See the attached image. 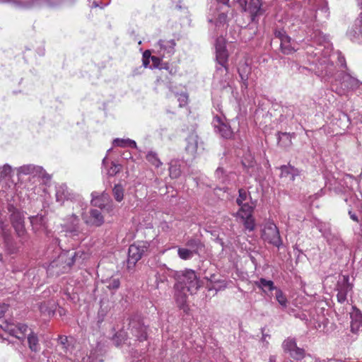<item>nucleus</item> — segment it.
<instances>
[{
  "instance_id": "nucleus-1",
  "label": "nucleus",
  "mask_w": 362,
  "mask_h": 362,
  "mask_svg": "<svg viewBox=\"0 0 362 362\" xmlns=\"http://www.w3.org/2000/svg\"><path fill=\"white\" fill-rule=\"evenodd\" d=\"M216 49V71L214 74V86L219 88L228 86L229 76L228 68V54L226 49V42L223 38H218L215 43Z\"/></svg>"
},
{
  "instance_id": "nucleus-2",
  "label": "nucleus",
  "mask_w": 362,
  "mask_h": 362,
  "mask_svg": "<svg viewBox=\"0 0 362 362\" xmlns=\"http://www.w3.org/2000/svg\"><path fill=\"white\" fill-rule=\"evenodd\" d=\"M316 50L317 52H315V57H317V59L313 62L315 66V74L325 81H330L335 75L336 67L333 64V59L337 58L340 66L346 67L345 58L344 56H341L340 53H338L337 56L334 54L318 56L322 50L320 48H317Z\"/></svg>"
},
{
  "instance_id": "nucleus-3",
  "label": "nucleus",
  "mask_w": 362,
  "mask_h": 362,
  "mask_svg": "<svg viewBox=\"0 0 362 362\" xmlns=\"http://www.w3.org/2000/svg\"><path fill=\"white\" fill-rule=\"evenodd\" d=\"M86 257V254L82 251H64L57 259L49 263L47 267V272L50 275L57 276L66 273L74 263H81Z\"/></svg>"
},
{
  "instance_id": "nucleus-4",
  "label": "nucleus",
  "mask_w": 362,
  "mask_h": 362,
  "mask_svg": "<svg viewBox=\"0 0 362 362\" xmlns=\"http://www.w3.org/2000/svg\"><path fill=\"white\" fill-rule=\"evenodd\" d=\"M331 82L332 88L339 95H346L349 90H353L358 88L359 81L346 73H340Z\"/></svg>"
},
{
  "instance_id": "nucleus-5",
  "label": "nucleus",
  "mask_w": 362,
  "mask_h": 362,
  "mask_svg": "<svg viewBox=\"0 0 362 362\" xmlns=\"http://www.w3.org/2000/svg\"><path fill=\"white\" fill-rule=\"evenodd\" d=\"M344 184L346 187L344 192L348 193V196L345 197L344 199L351 207L349 209V215L354 221L358 222V216L352 211L354 209L358 208L361 204L360 199L352 192L354 185H358V182L352 175H346L344 178Z\"/></svg>"
},
{
  "instance_id": "nucleus-6",
  "label": "nucleus",
  "mask_w": 362,
  "mask_h": 362,
  "mask_svg": "<svg viewBox=\"0 0 362 362\" xmlns=\"http://www.w3.org/2000/svg\"><path fill=\"white\" fill-rule=\"evenodd\" d=\"M8 306L6 304L0 305V328L11 336L23 340L25 338L26 333L28 332V327L25 324L15 325L6 320H1L5 313L8 310Z\"/></svg>"
},
{
  "instance_id": "nucleus-7",
  "label": "nucleus",
  "mask_w": 362,
  "mask_h": 362,
  "mask_svg": "<svg viewBox=\"0 0 362 362\" xmlns=\"http://www.w3.org/2000/svg\"><path fill=\"white\" fill-rule=\"evenodd\" d=\"M56 201L61 204H63L65 201L70 200L77 204L82 211L86 208V204L83 201V199L78 194L74 193L69 190L65 184H61L56 186Z\"/></svg>"
},
{
  "instance_id": "nucleus-8",
  "label": "nucleus",
  "mask_w": 362,
  "mask_h": 362,
  "mask_svg": "<svg viewBox=\"0 0 362 362\" xmlns=\"http://www.w3.org/2000/svg\"><path fill=\"white\" fill-rule=\"evenodd\" d=\"M177 288L186 289L190 294L197 291L200 287L199 281L194 271L186 270L182 275L179 282L176 284Z\"/></svg>"
},
{
  "instance_id": "nucleus-9",
  "label": "nucleus",
  "mask_w": 362,
  "mask_h": 362,
  "mask_svg": "<svg viewBox=\"0 0 362 362\" xmlns=\"http://www.w3.org/2000/svg\"><path fill=\"white\" fill-rule=\"evenodd\" d=\"M8 211L11 214L10 220L17 235L23 238L26 233L24 225L23 212L16 209L13 204H8Z\"/></svg>"
},
{
  "instance_id": "nucleus-10",
  "label": "nucleus",
  "mask_w": 362,
  "mask_h": 362,
  "mask_svg": "<svg viewBox=\"0 0 362 362\" xmlns=\"http://www.w3.org/2000/svg\"><path fill=\"white\" fill-rule=\"evenodd\" d=\"M262 238L272 245L279 247L282 240L277 226L272 221L267 222L262 229Z\"/></svg>"
},
{
  "instance_id": "nucleus-11",
  "label": "nucleus",
  "mask_w": 362,
  "mask_h": 362,
  "mask_svg": "<svg viewBox=\"0 0 362 362\" xmlns=\"http://www.w3.org/2000/svg\"><path fill=\"white\" fill-rule=\"evenodd\" d=\"M148 249V244L145 242L132 244L128 250L127 267L132 269L136 263L141 259Z\"/></svg>"
},
{
  "instance_id": "nucleus-12",
  "label": "nucleus",
  "mask_w": 362,
  "mask_h": 362,
  "mask_svg": "<svg viewBox=\"0 0 362 362\" xmlns=\"http://www.w3.org/2000/svg\"><path fill=\"white\" fill-rule=\"evenodd\" d=\"M350 278L348 275H343L339 277L337 290L338 291L337 298V301L344 303L347 300V296L352 292L353 285L349 282Z\"/></svg>"
},
{
  "instance_id": "nucleus-13",
  "label": "nucleus",
  "mask_w": 362,
  "mask_h": 362,
  "mask_svg": "<svg viewBox=\"0 0 362 362\" xmlns=\"http://www.w3.org/2000/svg\"><path fill=\"white\" fill-rule=\"evenodd\" d=\"M129 329L131 334L139 341L146 339V328L141 322L140 317L134 315L129 320Z\"/></svg>"
},
{
  "instance_id": "nucleus-14",
  "label": "nucleus",
  "mask_w": 362,
  "mask_h": 362,
  "mask_svg": "<svg viewBox=\"0 0 362 362\" xmlns=\"http://www.w3.org/2000/svg\"><path fill=\"white\" fill-rule=\"evenodd\" d=\"M238 2L243 9L250 13L252 22L264 13L260 0H250L248 4L247 0H239Z\"/></svg>"
},
{
  "instance_id": "nucleus-15",
  "label": "nucleus",
  "mask_w": 362,
  "mask_h": 362,
  "mask_svg": "<svg viewBox=\"0 0 362 362\" xmlns=\"http://www.w3.org/2000/svg\"><path fill=\"white\" fill-rule=\"evenodd\" d=\"M91 196V204L93 206L107 211L112 210V202L110 200L108 194L103 192L99 195L98 192H92Z\"/></svg>"
},
{
  "instance_id": "nucleus-16",
  "label": "nucleus",
  "mask_w": 362,
  "mask_h": 362,
  "mask_svg": "<svg viewBox=\"0 0 362 362\" xmlns=\"http://www.w3.org/2000/svg\"><path fill=\"white\" fill-rule=\"evenodd\" d=\"M176 42L175 40H160L155 45L156 52L162 57L172 56L175 51Z\"/></svg>"
},
{
  "instance_id": "nucleus-17",
  "label": "nucleus",
  "mask_w": 362,
  "mask_h": 362,
  "mask_svg": "<svg viewBox=\"0 0 362 362\" xmlns=\"http://www.w3.org/2000/svg\"><path fill=\"white\" fill-rule=\"evenodd\" d=\"M13 2L22 8H34L41 6L53 7L59 3V0H13Z\"/></svg>"
},
{
  "instance_id": "nucleus-18",
  "label": "nucleus",
  "mask_w": 362,
  "mask_h": 362,
  "mask_svg": "<svg viewBox=\"0 0 362 362\" xmlns=\"http://www.w3.org/2000/svg\"><path fill=\"white\" fill-rule=\"evenodd\" d=\"M213 127L216 133L221 137L225 139H230L233 136V132L230 125L219 117L216 116L214 118L212 122Z\"/></svg>"
},
{
  "instance_id": "nucleus-19",
  "label": "nucleus",
  "mask_w": 362,
  "mask_h": 362,
  "mask_svg": "<svg viewBox=\"0 0 362 362\" xmlns=\"http://www.w3.org/2000/svg\"><path fill=\"white\" fill-rule=\"evenodd\" d=\"M82 218L85 223L90 226L99 227L104 223V217L98 209H90L89 214H82Z\"/></svg>"
},
{
  "instance_id": "nucleus-20",
  "label": "nucleus",
  "mask_w": 362,
  "mask_h": 362,
  "mask_svg": "<svg viewBox=\"0 0 362 362\" xmlns=\"http://www.w3.org/2000/svg\"><path fill=\"white\" fill-rule=\"evenodd\" d=\"M17 173L21 175H33V176L44 177L45 173L43 168L40 166H36L33 164L24 165L17 168Z\"/></svg>"
},
{
  "instance_id": "nucleus-21",
  "label": "nucleus",
  "mask_w": 362,
  "mask_h": 362,
  "mask_svg": "<svg viewBox=\"0 0 362 362\" xmlns=\"http://www.w3.org/2000/svg\"><path fill=\"white\" fill-rule=\"evenodd\" d=\"M350 313L351 330L353 333H357L362 328V313L356 307H353Z\"/></svg>"
},
{
  "instance_id": "nucleus-22",
  "label": "nucleus",
  "mask_w": 362,
  "mask_h": 362,
  "mask_svg": "<svg viewBox=\"0 0 362 362\" xmlns=\"http://www.w3.org/2000/svg\"><path fill=\"white\" fill-rule=\"evenodd\" d=\"M79 218L78 217L73 214L67 218L68 223L66 232L70 236H77L80 233L79 229Z\"/></svg>"
},
{
  "instance_id": "nucleus-23",
  "label": "nucleus",
  "mask_w": 362,
  "mask_h": 362,
  "mask_svg": "<svg viewBox=\"0 0 362 362\" xmlns=\"http://www.w3.org/2000/svg\"><path fill=\"white\" fill-rule=\"evenodd\" d=\"M199 145V137L195 134H191L187 138L186 151L192 156L197 153Z\"/></svg>"
},
{
  "instance_id": "nucleus-24",
  "label": "nucleus",
  "mask_w": 362,
  "mask_h": 362,
  "mask_svg": "<svg viewBox=\"0 0 362 362\" xmlns=\"http://www.w3.org/2000/svg\"><path fill=\"white\" fill-rule=\"evenodd\" d=\"M327 243L334 250H341L344 248V242L337 233H331L329 237L326 238Z\"/></svg>"
},
{
  "instance_id": "nucleus-25",
  "label": "nucleus",
  "mask_w": 362,
  "mask_h": 362,
  "mask_svg": "<svg viewBox=\"0 0 362 362\" xmlns=\"http://www.w3.org/2000/svg\"><path fill=\"white\" fill-rule=\"evenodd\" d=\"M299 175V170L291 165H282L281 167V177L288 178L293 181L296 176Z\"/></svg>"
},
{
  "instance_id": "nucleus-26",
  "label": "nucleus",
  "mask_w": 362,
  "mask_h": 362,
  "mask_svg": "<svg viewBox=\"0 0 362 362\" xmlns=\"http://www.w3.org/2000/svg\"><path fill=\"white\" fill-rule=\"evenodd\" d=\"M33 230L35 232L45 229V218L42 215H36L30 217Z\"/></svg>"
},
{
  "instance_id": "nucleus-27",
  "label": "nucleus",
  "mask_w": 362,
  "mask_h": 362,
  "mask_svg": "<svg viewBox=\"0 0 362 362\" xmlns=\"http://www.w3.org/2000/svg\"><path fill=\"white\" fill-rule=\"evenodd\" d=\"M257 287L262 289V291L267 293L268 291H276L278 288L274 286V284L271 280H267L264 278L259 279V281L255 282Z\"/></svg>"
},
{
  "instance_id": "nucleus-28",
  "label": "nucleus",
  "mask_w": 362,
  "mask_h": 362,
  "mask_svg": "<svg viewBox=\"0 0 362 362\" xmlns=\"http://www.w3.org/2000/svg\"><path fill=\"white\" fill-rule=\"evenodd\" d=\"M238 211L236 213V216L240 218H248L250 216H252L254 208L255 207V204H252V205L248 203H243L241 205Z\"/></svg>"
},
{
  "instance_id": "nucleus-29",
  "label": "nucleus",
  "mask_w": 362,
  "mask_h": 362,
  "mask_svg": "<svg viewBox=\"0 0 362 362\" xmlns=\"http://www.w3.org/2000/svg\"><path fill=\"white\" fill-rule=\"evenodd\" d=\"M27 339H28V347L31 351L37 353L40 351V349H41L40 344L39 343L38 337L35 333L30 331L28 334Z\"/></svg>"
},
{
  "instance_id": "nucleus-30",
  "label": "nucleus",
  "mask_w": 362,
  "mask_h": 362,
  "mask_svg": "<svg viewBox=\"0 0 362 362\" xmlns=\"http://www.w3.org/2000/svg\"><path fill=\"white\" fill-rule=\"evenodd\" d=\"M187 290L186 289H180V288L177 287V285H175V300L177 304V305L180 308H184L187 299Z\"/></svg>"
},
{
  "instance_id": "nucleus-31",
  "label": "nucleus",
  "mask_w": 362,
  "mask_h": 362,
  "mask_svg": "<svg viewBox=\"0 0 362 362\" xmlns=\"http://www.w3.org/2000/svg\"><path fill=\"white\" fill-rule=\"evenodd\" d=\"M185 246L195 255H197L199 250H200L204 247V245L202 243L199 239L189 238L186 241Z\"/></svg>"
},
{
  "instance_id": "nucleus-32",
  "label": "nucleus",
  "mask_w": 362,
  "mask_h": 362,
  "mask_svg": "<svg viewBox=\"0 0 362 362\" xmlns=\"http://www.w3.org/2000/svg\"><path fill=\"white\" fill-rule=\"evenodd\" d=\"M113 145L122 148L129 147L132 148H136L137 145L134 140L130 139H115L113 140Z\"/></svg>"
},
{
  "instance_id": "nucleus-33",
  "label": "nucleus",
  "mask_w": 362,
  "mask_h": 362,
  "mask_svg": "<svg viewBox=\"0 0 362 362\" xmlns=\"http://www.w3.org/2000/svg\"><path fill=\"white\" fill-rule=\"evenodd\" d=\"M280 47L284 54H291L296 50L291 43L290 37H286L285 40H283V41L280 42Z\"/></svg>"
},
{
  "instance_id": "nucleus-34",
  "label": "nucleus",
  "mask_w": 362,
  "mask_h": 362,
  "mask_svg": "<svg viewBox=\"0 0 362 362\" xmlns=\"http://www.w3.org/2000/svg\"><path fill=\"white\" fill-rule=\"evenodd\" d=\"M292 136L290 133L287 132H278L277 139L278 143L282 146H289L291 144Z\"/></svg>"
},
{
  "instance_id": "nucleus-35",
  "label": "nucleus",
  "mask_w": 362,
  "mask_h": 362,
  "mask_svg": "<svg viewBox=\"0 0 362 362\" xmlns=\"http://www.w3.org/2000/svg\"><path fill=\"white\" fill-rule=\"evenodd\" d=\"M315 226L325 239L332 233L330 225L328 223L317 221Z\"/></svg>"
},
{
  "instance_id": "nucleus-36",
  "label": "nucleus",
  "mask_w": 362,
  "mask_h": 362,
  "mask_svg": "<svg viewBox=\"0 0 362 362\" xmlns=\"http://www.w3.org/2000/svg\"><path fill=\"white\" fill-rule=\"evenodd\" d=\"M275 298L283 309L287 308L288 303V299L283 291L279 288L275 291Z\"/></svg>"
},
{
  "instance_id": "nucleus-37",
  "label": "nucleus",
  "mask_w": 362,
  "mask_h": 362,
  "mask_svg": "<svg viewBox=\"0 0 362 362\" xmlns=\"http://www.w3.org/2000/svg\"><path fill=\"white\" fill-rule=\"evenodd\" d=\"M297 347L296 341L294 338L288 337L282 343V348L286 353H290Z\"/></svg>"
},
{
  "instance_id": "nucleus-38",
  "label": "nucleus",
  "mask_w": 362,
  "mask_h": 362,
  "mask_svg": "<svg viewBox=\"0 0 362 362\" xmlns=\"http://www.w3.org/2000/svg\"><path fill=\"white\" fill-rule=\"evenodd\" d=\"M177 255L181 259L187 260L192 259L195 254L187 247H178Z\"/></svg>"
},
{
  "instance_id": "nucleus-39",
  "label": "nucleus",
  "mask_w": 362,
  "mask_h": 362,
  "mask_svg": "<svg viewBox=\"0 0 362 362\" xmlns=\"http://www.w3.org/2000/svg\"><path fill=\"white\" fill-rule=\"evenodd\" d=\"M229 175L221 167H218L215 171V177L220 182L225 184L228 181Z\"/></svg>"
},
{
  "instance_id": "nucleus-40",
  "label": "nucleus",
  "mask_w": 362,
  "mask_h": 362,
  "mask_svg": "<svg viewBox=\"0 0 362 362\" xmlns=\"http://www.w3.org/2000/svg\"><path fill=\"white\" fill-rule=\"evenodd\" d=\"M169 174L171 178H177L181 174V170L177 162H171L169 167Z\"/></svg>"
},
{
  "instance_id": "nucleus-41",
  "label": "nucleus",
  "mask_w": 362,
  "mask_h": 362,
  "mask_svg": "<svg viewBox=\"0 0 362 362\" xmlns=\"http://www.w3.org/2000/svg\"><path fill=\"white\" fill-rule=\"evenodd\" d=\"M112 193L117 202H120L122 201L124 198V189L122 185H115L112 189Z\"/></svg>"
},
{
  "instance_id": "nucleus-42",
  "label": "nucleus",
  "mask_w": 362,
  "mask_h": 362,
  "mask_svg": "<svg viewBox=\"0 0 362 362\" xmlns=\"http://www.w3.org/2000/svg\"><path fill=\"white\" fill-rule=\"evenodd\" d=\"M105 283L106 284V287L109 290L116 291L119 288L120 286V281L118 278L112 277L109 279H107Z\"/></svg>"
},
{
  "instance_id": "nucleus-43",
  "label": "nucleus",
  "mask_w": 362,
  "mask_h": 362,
  "mask_svg": "<svg viewBox=\"0 0 362 362\" xmlns=\"http://www.w3.org/2000/svg\"><path fill=\"white\" fill-rule=\"evenodd\" d=\"M146 159L149 163H151L156 168H158L162 164L160 160L158 158L157 154L153 151H150L147 153Z\"/></svg>"
},
{
  "instance_id": "nucleus-44",
  "label": "nucleus",
  "mask_w": 362,
  "mask_h": 362,
  "mask_svg": "<svg viewBox=\"0 0 362 362\" xmlns=\"http://www.w3.org/2000/svg\"><path fill=\"white\" fill-rule=\"evenodd\" d=\"M243 222L245 228L249 231H252L255 229V219L252 216H250L248 218H240Z\"/></svg>"
},
{
  "instance_id": "nucleus-45",
  "label": "nucleus",
  "mask_w": 362,
  "mask_h": 362,
  "mask_svg": "<svg viewBox=\"0 0 362 362\" xmlns=\"http://www.w3.org/2000/svg\"><path fill=\"white\" fill-rule=\"evenodd\" d=\"M289 355L296 360H300L305 356V351L303 349L297 346L289 353Z\"/></svg>"
},
{
  "instance_id": "nucleus-46",
  "label": "nucleus",
  "mask_w": 362,
  "mask_h": 362,
  "mask_svg": "<svg viewBox=\"0 0 362 362\" xmlns=\"http://www.w3.org/2000/svg\"><path fill=\"white\" fill-rule=\"evenodd\" d=\"M122 166L120 164L112 162L111 167L107 170V174L110 176H115L121 171Z\"/></svg>"
},
{
  "instance_id": "nucleus-47",
  "label": "nucleus",
  "mask_w": 362,
  "mask_h": 362,
  "mask_svg": "<svg viewBox=\"0 0 362 362\" xmlns=\"http://www.w3.org/2000/svg\"><path fill=\"white\" fill-rule=\"evenodd\" d=\"M12 171V167L8 164H6L0 171V176L3 179L11 177Z\"/></svg>"
},
{
  "instance_id": "nucleus-48",
  "label": "nucleus",
  "mask_w": 362,
  "mask_h": 362,
  "mask_svg": "<svg viewBox=\"0 0 362 362\" xmlns=\"http://www.w3.org/2000/svg\"><path fill=\"white\" fill-rule=\"evenodd\" d=\"M238 192L239 196L236 199V202L238 205H241L242 204H243V202L247 200L249 194L244 189H240Z\"/></svg>"
},
{
  "instance_id": "nucleus-49",
  "label": "nucleus",
  "mask_w": 362,
  "mask_h": 362,
  "mask_svg": "<svg viewBox=\"0 0 362 362\" xmlns=\"http://www.w3.org/2000/svg\"><path fill=\"white\" fill-rule=\"evenodd\" d=\"M177 101L180 107L185 106L188 102V95L186 93H180L177 95Z\"/></svg>"
},
{
  "instance_id": "nucleus-50",
  "label": "nucleus",
  "mask_w": 362,
  "mask_h": 362,
  "mask_svg": "<svg viewBox=\"0 0 362 362\" xmlns=\"http://www.w3.org/2000/svg\"><path fill=\"white\" fill-rule=\"evenodd\" d=\"M274 35L276 38L279 39L280 42L283 41V40H285L286 37H289L284 30H275Z\"/></svg>"
},
{
  "instance_id": "nucleus-51",
  "label": "nucleus",
  "mask_w": 362,
  "mask_h": 362,
  "mask_svg": "<svg viewBox=\"0 0 362 362\" xmlns=\"http://www.w3.org/2000/svg\"><path fill=\"white\" fill-rule=\"evenodd\" d=\"M293 110V106L286 107L285 108L283 109V112L286 114L287 117L293 119L294 117Z\"/></svg>"
},
{
  "instance_id": "nucleus-52",
  "label": "nucleus",
  "mask_w": 362,
  "mask_h": 362,
  "mask_svg": "<svg viewBox=\"0 0 362 362\" xmlns=\"http://www.w3.org/2000/svg\"><path fill=\"white\" fill-rule=\"evenodd\" d=\"M151 60L152 62V66H151V68H159L160 69V62H161V59L160 57H156V56H152V57L151 58Z\"/></svg>"
},
{
  "instance_id": "nucleus-53",
  "label": "nucleus",
  "mask_w": 362,
  "mask_h": 362,
  "mask_svg": "<svg viewBox=\"0 0 362 362\" xmlns=\"http://www.w3.org/2000/svg\"><path fill=\"white\" fill-rule=\"evenodd\" d=\"M0 228L1 230L2 234L6 238L8 235V225L5 223L4 221H0Z\"/></svg>"
},
{
  "instance_id": "nucleus-54",
  "label": "nucleus",
  "mask_w": 362,
  "mask_h": 362,
  "mask_svg": "<svg viewBox=\"0 0 362 362\" xmlns=\"http://www.w3.org/2000/svg\"><path fill=\"white\" fill-rule=\"evenodd\" d=\"M39 309L41 313H47L48 315H50V313L53 312L52 309H49L46 306L45 303H41L39 306Z\"/></svg>"
},
{
  "instance_id": "nucleus-55",
  "label": "nucleus",
  "mask_w": 362,
  "mask_h": 362,
  "mask_svg": "<svg viewBox=\"0 0 362 362\" xmlns=\"http://www.w3.org/2000/svg\"><path fill=\"white\" fill-rule=\"evenodd\" d=\"M160 69H165L169 71L170 74H175L176 73V69L173 68H170V66L168 63H164L161 64V66L160 67Z\"/></svg>"
},
{
  "instance_id": "nucleus-56",
  "label": "nucleus",
  "mask_w": 362,
  "mask_h": 362,
  "mask_svg": "<svg viewBox=\"0 0 362 362\" xmlns=\"http://www.w3.org/2000/svg\"><path fill=\"white\" fill-rule=\"evenodd\" d=\"M68 341V339L65 336H59L58 338V342L62 346V349H66V344Z\"/></svg>"
},
{
  "instance_id": "nucleus-57",
  "label": "nucleus",
  "mask_w": 362,
  "mask_h": 362,
  "mask_svg": "<svg viewBox=\"0 0 362 362\" xmlns=\"http://www.w3.org/2000/svg\"><path fill=\"white\" fill-rule=\"evenodd\" d=\"M356 27L358 32L362 35V13H361L360 18L356 23Z\"/></svg>"
},
{
  "instance_id": "nucleus-58",
  "label": "nucleus",
  "mask_w": 362,
  "mask_h": 362,
  "mask_svg": "<svg viewBox=\"0 0 362 362\" xmlns=\"http://www.w3.org/2000/svg\"><path fill=\"white\" fill-rule=\"evenodd\" d=\"M105 315L106 311L104 310L102 308H100L98 313V322H102L104 320Z\"/></svg>"
},
{
  "instance_id": "nucleus-59",
  "label": "nucleus",
  "mask_w": 362,
  "mask_h": 362,
  "mask_svg": "<svg viewBox=\"0 0 362 362\" xmlns=\"http://www.w3.org/2000/svg\"><path fill=\"white\" fill-rule=\"evenodd\" d=\"M240 78L243 81V86L247 88V75H243V74L240 73Z\"/></svg>"
},
{
  "instance_id": "nucleus-60",
  "label": "nucleus",
  "mask_w": 362,
  "mask_h": 362,
  "mask_svg": "<svg viewBox=\"0 0 362 362\" xmlns=\"http://www.w3.org/2000/svg\"><path fill=\"white\" fill-rule=\"evenodd\" d=\"M226 18H227V16L223 13L219 14V16H218V21L220 23H225L226 21Z\"/></svg>"
},
{
  "instance_id": "nucleus-61",
  "label": "nucleus",
  "mask_w": 362,
  "mask_h": 362,
  "mask_svg": "<svg viewBox=\"0 0 362 362\" xmlns=\"http://www.w3.org/2000/svg\"><path fill=\"white\" fill-rule=\"evenodd\" d=\"M151 57H152V56H151V53L150 50L144 51V52L143 53V56H142L143 59H151Z\"/></svg>"
},
{
  "instance_id": "nucleus-62",
  "label": "nucleus",
  "mask_w": 362,
  "mask_h": 362,
  "mask_svg": "<svg viewBox=\"0 0 362 362\" xmlns=\"http://www.w3.org/2000/svg\"><path fill=\"white\" fill-rule=\"evenodd\" d=\"M142 61H143V66L145 68H147L149 66L150 59H143L142 58Z\"/></svg>"
},
{
  "instance_id": "nucleus-63",
  "label": "nucleus",
  "mask_w": 362,
  "mask_h": 362,
  "mask_svg": "<svg viewBox=\"0 0 362 362\" xmlns=\"http://www.w3.org/2000/svg\"><path fill=\"white\" fill-rule=\"evenodd\" d=\"M122 157L125 159H128L132 158V155L129 152H124L122 154Z\"/></svg>"
},
{
  "instance_id": "nucleus-64",
  "label": "nucleus",
  "mask_w": 362,
  "mask_h": 362,
  "mask_svg": "<svg viewBox=\"0 0 362 362\" xmlns=\"http://www.w3.org/2000/svg\"><path fill=\"white\" fill-rule=\"evenodd\" d=\"M269 362H277L276 361V356H271L269 359Z\"/></svg>"
}]
</instances>
